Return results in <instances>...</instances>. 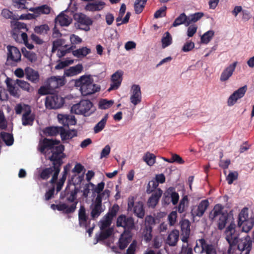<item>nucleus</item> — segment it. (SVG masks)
I'll return each instance as SVG.
<instances>
[{
	"label": "nucleus",
	"instance_id": "10",
	"mask_svg": "<svg viewBox=\"0 0 254 254\" xmlns=\"http://www.w3.org/2000/svg\"><path fill=\"white\" fill-rule=\"evenodd\" d=\"M135 198L133 196L129 197L128 198L127 209L131 210L133 208V212L138 218H142L145 215V210L143 207V203L139 201L134 205Z\"/></svg>",
	"mask_w": 254,
	"mask_h": 254
},
{
	"label": "nucleus",
	"instance_id": "47",
	"mask_svg": "<svg viewBox=\"0 0 254 254\" xmlns=\"http://www.w3.org/2000/svg\"><path fill=\"white\" fill-rule=\"evenodd\" d=\"M147 0H136L134 2V11L136 14L140 13L143 10Z\"/></svg>",
	"mask_w": 254,
	"mask_h": 254
},
{
	"label": "nucleus",
	"instance_id": "59",
	"mask_svg": "<svg viewBox=\"0 0 254 254\" xmlns=\"http://www.w3.org/2000/svg\"><path fill=\"white\" fill-rule=\"evenodd\" d=\"M155 224V219L151 215L147 216L145 218L144 225L145 227H151L153 228V226Z\"/></svg>",
	"mask_w": 254,
	"mask_h": 254
},
{
	"label": "nucleus",
	"instance_id": "40",
	"mask_svg": "<svg viewBox=\"0 0 254 254\" xmlns=\"http://www.w3.org/2000/svg\"><path fill=\"white\" fill-rule=\"evenodd\" d=\"M167 193L169 195L171 199V201L174 205H176L178 202L179 199V194L175 191V188L173 187H170L167 190Z\"/></svg>",
	"mask_w": 254,
	"mask_h": 254
},
{
	"label": "nucleus",
	"instance_id": "6",
	"mask_svg": "<svg viewBox=\"0 0 254 254\" xmlns=\"http://www.w3.org/2000/svg\"><path fill=\"white\" fill-rule=\"evenodd\" d=\"M92 106L93 104L90 101L88 100H82L78 104L73 105L71 108V111L76 114L88 116L90 114L88 113Z\"/></svg>",
	"mask_w": 254,
	"mask_h": 254
},
{
	"label": "nucleus",
	"instance_id": "12",
	"mask_svg": "<svg viewBox=\"0 0 254 254\" xmlns=\"http://www.w3.org/2000/svg\"><path fill=\"white\" fill-rule=\"evenodd\" d=\"M91 217L93 219L98 218L104 210L102 206V201L99 195H97L95 199L90 206Z\"/></svg>",
	"mask_w": 254,
	"mask_h": 254
},
{
	"label": "nucleus",
	"instance_id": "52",
	"mask_svg": "<svg viewBox=\"0 0 254 254\" xmlns=\"http://www.w3.org/2000/svg\"><path fill=\"white\" fill-rule=\"evenodd\" d=\"M214 35V31L209 30L207 31L201 37V42L204 44H208L211 41Z\"/></svg>",
	"mask_w": 254,
	"mask_h": 254
},
{
	"label": "nucleus",
	"instance_id": "16",
	"mask_svg": "<svg viewBox=\"0 0 254 254\" xmlns=\"http://www.w3.org/2000/svg\"><path fill=\"white\" fill-rule=\"evenodd\" d=\"M247 86L244 85L236 90L228 98L227 104L229 106L234 105L237 101L243 97L247 92Z\"/></svg>",
	"mask_w": 254,
	"mask_h": 254
},
{
	"label": "nucleus",
	"instance_id": "9",
	"mask_svg": "<svg viewBox=\"0 0 254 254\" xmlns=\"http://www.w3.org/2000/svg\"><path fill=\"white\" fill-rule=\"evenodd\" d=\"M64 103V99L59 97L57 94H50L45 100V106L47 109H58L61 108Z\"/></svg>",
	"mask_w": 254,
	"mask_h": 254
},
{
	"label": "nucleus",
	"instance_id": "41",
	"mask_svg": "<svg viewBox=\"0 0 254 254\" xmlns=\"http://www.w3.org/2000/svg\"><path fill=\"white\" fill-rule=\"evenodd\" d=\"M90 53V49L85 47L79 48L72 51L73 55L77 58H80L87 56Z\"/></svg>",
	"mask_w": 254,
	"mask_h": 254
},
{
	"label": "nucleus",
	"instance_id": "17",
	"mask_svg": "<svg viewBox=\"0 0 254 254\" xmlns=\"http://www.w3.org/2000/svg\"><path fill=\"white\" fill-rule=\"evenodd\" d=\"M7 61H11V64L18 63L21 61V54L18 48L14 46L8 45L7 47Z\"/></svg>",
	"mask_w": 254,
	"mask_h": 254
},
{
	"label": "nucleus",
	"instance_id": "24",
	"mask_svg": "<svg viewBox=\"0 0 254 254\" xmlns=\"http://www.w3.org/2000/svg\"><path fill=\"white\" fill-rule=\"evenodd\" d=\"M60 135L63 143H68L67 140L77 136V131L75 129L66 130L64 127H61Z\"/></svg>",
	"mask_w": 254,
	"mask_h": 254
},
{
	"label": "nucleus",
	"instance_id": "1",
	"mask_svg": "<svg viewBox=\"0 0 254 254\" xmlns=\"http://www.w3.org/2000/svg\"><path fill=\"white\" fill-rule=\"evenodd\" d=\"M75 186V184H73ZM79 192V189L75 186L73 189H70V185L66 186L65 190L62 192L60 194V198L64 199L66 198L67 202L72 203L70 206H68L65 203H61L58 204H52L51 208L54 210H58L60 211H63L65 214H69L74 212L76 209L77 201H76L77 194Z\"/></svg>",
	"mask_w": 254,
	"mask_h": 254
},
{
	"label": "nucleus",
	"instance_id": "15",
	"mask_svg": "<svg viewBox=\"0 0 254 254\" xmlns=\"http://www.w3.org/2000/svg\"><path fill=\"white\" fill-rule=\"evenodd\" d=\"M209 205L207 199L201 200L200 203L193 207L191 210V215L193 216L202 217Z\"/></svg>",
	"mask_w": 254,
	"mask_h": 254
},
{
	"label": "nucleus",
	"instance_id": "45",
	"mask_svg": "<svg viewBox=\"0 0 254 254\" xmlns=\"http://www.w3.org/2000/svg\"><path fill=\"white\" fill-rule=\"evenodd\" d=\"M54 165L52 167L46 168L42 170L39 174L40 178L43 180H48L54 172Z\"/></svg>",
	"mask_w": 254,
	"mask_h": 254
},
{
	"label": "nucleus",
	"instance_id": "36",
	"mask_svg": "<svg viewBox=\"0 0 254 254\" xmlns=\"http://www.w3.org/2000/svg\"><path fill=\"white\" fill-rule=\"evenodd\" d=\"M43 133L48 136H54L61 133V127H46Z\"/></svg>",
	"mask_w": 254,
	"mask_h": 254
},
{
	"label": "nucleus",
	"instance_id": "5",
	"mask_svg": "<svg viewBox=\"0 0 254 254\" xmlns=\"http://www.w3.org/2000/svg\"><path fill=\"white\" fill-rule=\"evenodd\" d=\"M117 227H123L124 229V232H131L135 226L133 218L131 216H127L124 214L119 215L116 221Z\"/></svg>",
	"mask_w": 254,
	"mask_h": 254
},
{
	"label": "nucleus",
	"instance_id": "61",
	"mask_svg": "<svg viewBox=\"0 0 254 254\" xmlns=\"http://www.w3.org/2000/svg\"><path fill=\"white\" fill-rule=\"evenodd\" d=\"M73 63V61H62L60 62L59 63H58L55 66L56 69H61L65 67L68 65V64H71Z\"/></svg>",
	"mask_w": 254,
	"mask_h": 254
},
{
	"label": "nucleus",
	"instance_id": "3",
	"mask_svg": "<svg viewBox=\"0 0 254 254\" xmlns=\"http://www.w3.org/2000/svg\"><path fill=\"white\" fill-rule=\"evenodd\" d=\"M75 85L79 87L83 96L94 94L100 90V86L94 83L93 79L90 75L81 76L75 81Z\"/></svg>",
	"mask_w": 254,
	"mask_h": 254
},
{
	"label": "nucleus",
	"instance_id": "4",
	"mask_svg": "<svg viewBox=\"0 0 254 254\" xmlns=\"http://www.w3.org/2000/svg\"><path fill=\"white\" fill-rule=\"evenodd\" d=\"M254 226V215L249 214L248 208H243L238 215V226L243 232H249Z\"/></svg>",
	"mask_w": 254,
	"mask_h": 254
},
{
	"label": "nucleus",
	"instance_id": "55",
	"mask_svg": "<svg viewBox=\"0 0 254 254\" xmlns=\"http://www.w3.org/2000/svg\"><path fill=\"white\" fill-rule=\"evenodd\" d=\"M114 104V101L102 99L99 102V108L101 109H107L111 107Z\"/></svg>",
	"mask_w": 254,
	"mask_h": 254
},
{
	"label": "nucleus",
	"instance_id": "64",
	"mask_svg": "<svg viewBox=\"0 0 254 254\" xmlns=\"http://www.w3.org/2000/svg\"><path fill=\"white\" fill-rule=\"evenodd\" d=\"M119 206L118 204H115L109 210L107 213L113 218L116 216L119 210Z\"/></svg>",
	"mask_w": 254,
	"mask_h": 254
},
{
	"label": "nucleus",
	"instance_id": "19",
	"mask_svg": "<svg viewBox=\"0 0 254 254\" xmlns=\"http://www.w3.org/2000/svg\"><path fill=\"white\" fill-rule=\"evenodd\" d=\"M78 223L81 227L87 229L90 226V220L86 213V209L83 205H81L78 211Z\"/></svg>",
	"mask_w": 254,
	"mask_h": 254
},
{
	"label": "nucleus",
	"instance_id": "57",
	"mask_svg": "<svg viewBox=\"0 0 254 254\" xmlns=\"http://www.w3.org/2000/svg\"><path fill=\"white\" fill-rule=\"evenodd\" d=\"M158 186V183L155 180H152L149 181L146 190L147 193H150L155 191Z\"/></svg>",
	"mask_w": 254,
	"mask_h": 254
},
{
	"label": "nucleus",
	"instance_id": "62",
	"mask_svg": "<svg viewBox=\"0 0 254 254\" xmlns=\"http://www.w3.org/2000/svg\"><path fill=\"white\" fill-rule=\"evenodd\" d=\"M179 254H193L192 249L191 247H189L188 244L187 245H183Z\"/></svg>",
	"mask_w": 254,
	"mask_h": 254
},
{
	"label": "nucleus",
	"instance_id": "25",
	"mask_svg": "<svg viewBox=\"0 0 254 254\" xmlns=\"http://www.w3.org/2000/svg\"><path fill=\"white\" fill-rule=\"evenodd\" d=\"M50 88L57 89L64 85V78L60 76H52L48 80Z\"/></svg>",
	"mask_w": 254,
	"mask_h": 254
},
{
	"label": "nucleus",
	"instance_id": "27",
	"mask_svg": "<svg viewBox=\"0 0 254 254\" xmlns=\"http://www.w3.org/2000/svg\"><path fill=\"white\" fill-rule=\"evenodd\" d=\"M1 15L3 18L7 19H10L14 20H18L19 19H27V15L22 14L19 16L18 15L14 14L13 12L7 8H4L2 10Z\"/></svg>",
	"mask_w": 254,
	"mask_h": 254
},
{
	"label": "nucleus",
	"instance_id": "18",
	"mask_svg": "<svg viewBox=\"0 0 254 254\" xmlns=\"http://www.w3.org/2000/svg\"><path fill=\"white\" fill-rule=\"evenodd\" d=\"M123 74L124 72L122 70H118L112 75V83L110 85V88L108 89L109 92L119 88L123 80Z\"/></svg>",
	"mask_w": 254,
	"mask_h": 254
},
{
	"label": "nucleus",
	"instance_id": "35",
	"mask_svg": "<svg viewBox=\"0 0 254 254\" xmlns=\"http://www.w3.org/2000/svg\"><path fill=\"white\" fill-rule=\"evenodd\" d=\"M11 81L12 79L8 77H7L5 80L7 90L11 96L18 98L20 95L19 90L16 88L14 85L11 83Z\"/></svg>",
	"mask_w": 254,
	"mask_h": 254
},
{
	"label": "nucleus",
	"instance_id": "14",
	"mask_svg": "<svg viewBox=\"0 0 254 254\" xmlns=\"http://www.w3.org/2000/svg\"><path fill=\"white\" fill-rule=\"evenodd\" d=\"M75 19L77 21L79 28L86 31L90 29L89 26L93 23L90 18L81 13L75 16Z\"/></svg>",
	"mask_w": 254,
	"mask_h": 254
},
{
	"label": "nucleus",
	"instance_id": "37",
	"mask_svg": "<svg viewBox=\"0 0 254 254\" xmlns=\"http://www.w3.org/2000/svg\"><path fill=\"white\" fill-rule=\"evenodd\" d=\"M56 23L62 26H67L70 24L71 21L68 16L64 13H61L56 18Z\"/></svg>",
	"mask_w": 254,
	"mask_h": 254
},
{
	"label": "nucleus",
	"instance_id": "7",
	"mask_svg": "<svg viewBox=\"0 0 254 254\" xmlns=\"http://www.w3.org/2000/svg\"><path fill=\"white\" fill-rule=\"evenodd\" d=\"M236 225L232 222L225 231L226 240L229 244L230 249L236 246L238 243L239 234L236 232Z\"/></svg>",
	"mask_w": 254,
	"mask_h": 254
},
{
	"label": "nucleus",
	"instance_id": "34",
	"mask_svg": "<svg viewBox=\"0 0 254 254\" xmlns=\"http://www.w3.org/2000/svg\"><path fill=\"white\" fill-rule=\"evenodd\" d=\"M83 70V66L81 64H78L75 66L70 67L64 71V75L69 77L77 75Z\"/></svg>",
	"mask_w": 254,
	"mask_h": 254
},
{
	"label": "nucleus",
	"instance_id": "48",
	"mask_svg": "<svg viewBox=\"0 0 254 254\" xmlns=\"http://www.w3.org/2000/svg\"><path fill=\"white\" fill-rule=\"evenodd\" d=\"M203 16L202 12H196L188 16V22L186 26L190 25L191 23H194L199 20Z\"/></svg>",
	"mask_w": 254,
	"mask_h": 254
},
{
	"label": "nucleus",
	"instance_id": "58",
	"mask_svg": "<svg viewBox=\"0 0 254 254\" xmlns=\"http://www.w3.org/2000/svg\"><path fill=\"white\" fill-rule=\"evenodd\" d=\"M7 127V123L4 117V113L0 110V128L5 129Z\"/></svg>",
	"mask_w": 254,
	"mask_h": 254
},
{
	"label": "nucleus",
	"instance_id": "28",
	"mask_svg": "<svg viewBox=\"0 0 254 254\" xmlns=\"http://www.w3.org/2000/svg\"><path fill=\"white\" fill-rule=\"evenodd\" d=\"M105 5V2L101 0L89 2L86 5L85 9L89 11H100L104 8Z\"/></svg>",
	"mask_w": 254,
	"mask_h": 254
},
{
	"label": "nucleus",
	"instance_id": "31",
	"mask_svg": "<svg viewBox=\"0 0 254 254\" xmlns=\"http://www.w3.org/2000/svg\"><path fill=\"white\" fill-rule=\"evenodd\" d=\"M26 78L31 82L37 83L39 80V74L37 71L30 67H27L25 69Z\"/></svg>",
	"mask_w": 254,
	"mask_h": 254
},
{
	"label": "nucleus",
	"instance_id": "26",
	"mask_svg": "<svg viewBox=\"0 0 254 254\" xmlns=\"http://www.w3.org/2000/svg\"><path fill=\"white\" fill-rule=\"evenodd\" d=\"M162 193L163 191L160 188L157 189L156 190L152 193L148 200L147 204L148 206L152 208L155 207L158 203Z\"/></svg>",
	"mask_w": 254,
	"mask_h": 254
},
{
	"label": "nucleus",
	"instance_id": "21",
	"mask_svg": "<svg viewBox=\"0 0 254 254\" xmlns=\"http://www.w3.org/2000/svg\"><path fill=\"white\" fill-rule=\"evenodd\" d=\"M58 119L60 124L64 127L75 125L76 124V120L75 117L72 115L59 114Z\"/></svg>",
	"mask_w": 254,
	"mask_h": 254
},
{
	"label": "nucleus",
	"instance_id": "11",
	"mask_svg": "<svg viewBox=\"0 0 254 254\" xmlns=\"http://www.w3.org/2000/svg\"><path fill=\"white\" fill-rule=\"evenodd\" d=\"M198 241L201 247L200 254L205 253V254H217V251L215 246L212 244H208L204 238L198 239L196 241V244L194 248V251L196 252V249L199 248L197 242Z\"/></svg>",
	"mask_w": 254,
	"mask_h": 254
},
{
	"label": "nucleus",
	"instance_id": "33",
	"mask_svg": "<svg viewBox=\"0 0 254 254\" xmlns=\"http://www.w3.org/2000/svg\"><path fill=\"white\" fill-rule=\"evenodd\" d=\"M224 207L221 204H216L213 209L210 212L209 214V219L213 221L218 216H221V214L224 213L222 212Z\"/></svg>",
	"mask_w": 254,
	"mask_h": 254
},
{
	"label": "nucleus",
	"instance_id": "51",
	"mask_svg": "<svg viewBox=\"0 0 254 254\" xmlns=\"http://www.w3.org/2000/svg\"><path fill=\"white\" fill-rule=\"evenodd\" d=\"M51 7L47 4H44L41 6L37 7L35 8L34 12L39 14H48L51 12Z\"/></svg>",
	"mask_w": 254,
	"mask_h": 254
},
{
	"label": "nucleus",
	"instance_id": "53",
	"mask_svg": "<svg viewBox=\"0 0 254 254\" xmlns=\"http://www.w3.org/2000/svg\"><path fill=\"white\" fill-rule=\"evenodd\" d=\"M172 40L171 35L169 32L167 31L161 40L162 47L165 48L169 46L172 43Z\"/></svg>",
	"mask_w": 254,
	"mask_h": 254
},
{
	"label": "nucleus",
	"instance_id": "39",
	"mask_svg": "<svg viewBox=\"0 0 254 254\" xmlns=\"http://www.w3.org/2000/svg\"><path fill=\"white\" fill-rule=\"evenodd\" d=\"M21 52L23 56L31 63H34L37 61V57L34 52L28 51L24 47L21 49Z\"/></svg>",
	"mask_w": 254,
	"mask_h": 254
},
{
	"label": "nucleus",
	"instance_id": "23",
	"mask_svg": "<svg viewBox=\"0 0 254 254\" xmlns=\"http://www.w3.org/2000/svg\"><path fill=\"white\" fill-rule=\"evenodd\" d=\"M238 64L237 62H234L232 64H230L228 67L225 68L222 72L220 80L222 82L228 80L232 75L236 67Z\"/></svg>",
	"mask_w": 254,
	"mask_h": 254
},
{
	"label": "nucleus",
	"instance_id": "54",
	"mask_svg": "<svg viewBox=\"0 0 254 254\" xmlns=\"http://www.w3.org/2000/svg\"><path fill=\"white\" fill-rule=\"evenodd\" d=\"M152 227H144V228L143 230L142 234H143V236L144 239L146 242H149L151 240L152 237Z\"/></svg>",
	"mask_w": 254,
	"mask_h": 254
},
{
	"label": "nucleus",
	"instance_id": "30",
	"mask_svg": "<svg viewBox=\"0 0 254 254\" xmlns=\"http://www.w3.org/2000/svg\"><path fill=\"white\" fill-rule=\"evenodd\" d=\"M101 231L99 233H97L95 235L96 243L103 241L110 238L113 234V228H109L107 229L100 230Z\"/></svg>",
	"mask_w": 254,
	"mask_h": 254
},
{
	"label": "nucleus",
	"instance_id": "20",
	"mask_svg": "<svg viewBox=\"0 0 254 254\" xmlns=\"http://www.w3.org/2000/svg\"><path fill=\"white\" fill-rule=\"evenodd\" d=\"M238 249L241 252V254H250L252 249V241L249 236L238 245Z\"/></svg>",
	"mask_w": 254,
	"mask_h": 254
},
{
	"label": "nucleus",
	"instance_id": "44",
	"mask_svg": "<svg viewBox=\"0 0 254 254\" xmlns=\"http://www.w3.org/2000/svg\"><path fill=\"white\" fill-rule=\"evenodd\" d=\"M50 30L49 26L46 24H42L39 26H36L34 29L35 33L37 34L45 36L47 34L48 32Z\"/></svg>",
	"mask_w": 254,
	"mask_h": 254
},
{
	"label": "nucleus",
	"instance_id": "50",
	"mask_svg": "<svg viewBox=\"0 0 254 254\" xmlns=\"http://www.w3.org/2000/svg\"><path fill=\"white\" fill-rule=\"evenodd\" d=\"M16 83L18 86L23 90L28 92H31L33 90V88L31 86L30 84L25 81L16 79Z\"/></svg>",
	"mask_w": 254,
	"mask_h": 254
},
{
	"label": "nucleus",
	"instance_id": "63",
	"mask_svg": "<svg viewBox=\"0 0 254 254\" xmlns=\"http://www.w3.org/2000/svg\"><path fill=\"white\" fill-rule=\"evenodd\" d=\"M137 243L133 240L127 250V254H135Z\"/></svg>",
	"mask_w": 254,
	"mask_h": 254
},
{
	"label": "nucleus",
	"instance_id": "49",
	"mask_svg": "<svg viewBox=\"0 0 254 254\" xmlns=\"http://www.w3.org/2000/svg\"><path fill=\"white\" fill-rule=\"evenodd\" d=\"M187 22L188 16L185 13H182L175 20L173 23V26L176 27L182 24H185L186 26Z\"/></svg>",
	"mask_w": 254,
	"mask_h": 254
},
{
	"label": "nucleus",
	"instance_id": "46",
	"mask_svg": "<svg viewBox=\"0 0 254 254\" xmlns=\"http://www.w3.org/2000/svg\"><path fill=\"white\" fill-rule=\"evenodd\" d=\"M180 225L182 233H190V222L188 219H183L180 222Z\"/></svg>",
	"mask_w": 254,
	"mask_h": 254
},
{
	"label": "nucleus",
	"instance_id": "56",
	"mask_svg": "<svg viewBox=\"0 0 254 254\" xmlns=\"http://www.w3.org/2000/svg\"><path fill=\"white\" fill-rule=\"evenodd\" d=\"M107 120L105 118L102 119L94 127V132L97 133L100 132L105 127Z\"/></svg>",
	"mask_w": 254,
	"mask_h": 254
},
{
	"label": "nucleus",
	"instance_id": "29",
	"mask_svg": "<svg viewBox=\"0 0 254 254\" xmlns=\"http://www.w3.org/2000/svg\"><path fill=\"white\" fill-rule=\"evenodd\" d=\"M132 238L131 232H123L119 241V247L121 250L125 249L130 242Z\"/></svg>",
	"mask_w": 254,
	"mask_h": 254
},
{
	"label": "nucleus",
	"instance_id": "32",
	"mask_svg": "<svg viewBox=\"0 0 254 254\" xmlns=\"http://www.w3.org/2000/svg\"><path fill=\"white\" fill-rule=\"evenodd\" d=\"M179 231L177 230H173L168 235L166 243L170 246H175L179 239Z\"/></svg>",
	"mask_w": 254,
	"mask_h": 254
},
{
	"label": "nucleus",
	"instance_id": "2",
	"mask_svg": "<svg viewBox=\"0 0 254 254\" xmlns=\"http://www.w3.org/2000/svg\"><path fill=\"white\" fill-rule=\"evenodd\" d=\"M60 140L44 138L40 142L39 151L41 153L45 154L46 149L51 150L52 155L50 156L58 153L59 157H61V159H63L65 157V154L64 152L65 147L64 145L60 144Z\"/></svg>",
	"mask_w": 254,
	"mask_h": 254
},
{
	"label": "nucleus",
	"instance_id": "43",
	"mask_svg": "<svg viewBox=\"0 0 254 254\" xmlns=\"http://www.w3.org/2000/svg\"><path fill=\"white\" fill-rule=\"evenodd\" d=\"M142 160L150 166H153L156 161V156L153 153L147 152L143 156Z\"/></svg>",
	"mask_w": 254,
	"mask_h": 254
},
{
	"label": "nucleus",
	"instance_id": "60",
	"mask_svg": "<svg viewBox=\"0 0 254 254\" xmlns=\"http://www.w3.org/2000/svg\"><path fill=\"white\" fill-rule=\"evenodd\" d=\"M167 7L166 6L161 7L160 9L157 10L154 14V17L155 18H158L162 16H164L166 15V10Z\"/></svg>",
	"mask_w": 254,
	"mask_h": 254
},
{
	"label": "nucleus",
	"instance_id": "8",
	"mask_svg": "<svg viewBox=\"0 0 254 254\" xmlns=\"http://www.w3.org/2000/svg\"><path fill=\"white\" fill-rule=\"evenodd\" d=\"M54 154L53 156L49 157V160L52 162V164L54 165V174L50 181V183L52 185L56 183L61 171V167L63 163V159H61V157H59L58 154Z\"/></svg>",
	"mask_w": 254,
	"mask_h": 254
},
{
	"label": "nucleus",
	"instance_id": "13",
	"mask_svg": "<svg viewBox=\"0 0 254 254\" xmlns=\"http://www.w3.org/2000/svg\"><path fill=\"white\" fill-rule=\"evenodd\" d=\"M35 119V115L32 113L31 108L30 106H25L24 113L22 118V124L24 126H32Z\"/></svg>",
	"mask_w": 254,
	"mask_h": 254
},
{
	"label": "nucleus",
	"instance_id": "42",
	"mask_svg": "<svg viewBox=\"0 0 254 254\" xmlns=\"http://www.w3.org/2000/svg\"><path fill=\"white\" fill-rule=\"evenodd\" d=\"M0 136L6 145H12L14 142V138L12 134L5 132H1Z\"/></svg>",
	"mask_w": 254,
	"mask_h": 254
},
{
	"label": "nucleus",
	"instance_id": "38",
	"mask_svg": "<svg viewBox=\"0 0 254 254\" xmlns=\"http://www.w3.org/2000/svg\"><path fill=\"white\" fill-rule=\"evenodd\" d=\"M231 218H233L231 215L227 213H224L223 214H221L218 221V229L221 230L223 229L225 227L226 224L227 223L228 219H230Z\"/></svg>",
	"mask_w": 254,
	"mask_h": 254
},
{
	"label": "nucleus",
	"instance_id": "22",
	"mask_svg": "<svg viewBox=\"0 0 254 254\" xmlns=\"http://www.w3.org/2000/svg\"><path fill=\"white\" fill-rule=\"evenodd\" d=\"M132 95L130 100L134 106L140 103L141 101V92L140 87L138 85L133 84L131 87Z\"/></svg>",
	"mask_w": 254,
	"mask_h": 254
}]
</instances>
